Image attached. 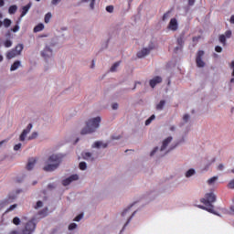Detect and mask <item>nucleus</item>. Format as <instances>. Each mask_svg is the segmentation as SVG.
Instances as JSON below:
<instances>
[{"instance_id":"54","label":"nucleus","mask_w":234,"mask_h":234,"mask_svg":"<svg viewBox=\"0 0 234 234\" xmlns=\"http://www.w3.org/2000/svg\"><path fill=\"white\" fill-rule=\"evenodd\" d=\"M215 50H216V52L220 53V52H222V47L217 46V47L215 48Z\"/></svg>"},{"instance_id":"48","label":"nucleus","mask_w":234,"mask_h":234,"mask_svg":"<svg viewBox=\"0 0 234 234\" xmlns=\"http://www.w3.org/2000/svg\"><path fill=\"white\" fill-rule=\"evenodd\" d=\"M118 107H119V105H118L117 102H114V103L112 104V109L113 111H118Z\"/></svg>"},{"instance_id":"17","label":"nucleus","mask_w":234,"mask_h":234,"mask_svg":"<svg viewBox=\"0 0 234 234\" xmlns=\"http://www.w3.org/2000/svg\"><path fill=\"white\" fill-rule=\"evenodd\" d=\"M155 154H158V156H164L165 154V153L160 152V148L158 146L154 147L151 152H150V156L153 157Z\"/></svg>"},{"instance_id":"33","label":"nucleus","mask_w":234,"mask_h":234,"mask_svg":"<svg viewBox=\"0 0 234 234\" xmlns=\"http://www.w3.org/2000/svg\"><path fill=\"white\" fill-rule=\"evenodd\" d=\"M3 25L5 28H8L12 25V20L5 18L4 19Z\"/></svg>"},{"instance_id":"45","label":"nucleus","mask_w":234,"mask_h":234,"mask_svg":"<svg viewBox=\"0 0 234 234\" xmlns=\"http://www.w3.org/2000/svg\"><path fill=\"white\" fill-rule=\"evenodd\" d=\"M81 218H83V214H80L77 217H75V218L73 219L75 222H80V220H81Z\"/></svg>"},{"instance_id":"53","label":"nucleus","mask_w":234,"mask_h":234,"mask_svg":"<svg viewBox=\"0 0 234 234\" xmlns=\"http://www.w3.org/2000/svg\"><path fill=\"white\" fill-rule=\"evenodd\" d=\"M12 32H18L19 31V26L16 25L14 27V28L11 29Z\"/></svg>"},{"instance_id":"16","label":"nucleus","mask_w":234,"mask_h":234,"mask_svg":"<svg viewBox=\"0 0 234 234\" xmlns=\"http://www.w3.org/2000/svg\"><path fill=\"white\" fill-rule=\"evenodd\" d=\"M189 120H191V115L189 113H185L182 117V122H180L179 126L184 127L186 123H189Z\"/></svg>"},{"instance_id":"13","label":"nucleus","mask_w":234,"mask_h":234,"mask_svg":"<svg viewBox=\"0 0 234 234\" xmlns=\"http://www.w3.org/2000/svg\"><path fill=\"white\" fill-rule=\"evenodd\" d=\"M198 207L199 209H205V211H208V213H213V215H218L217 212H215V206L213 205H206V207L199 205Z\"/></svg>"},{"instance_id":"51","label":"nucleus","mask_w":234,"mask_h":234,"mask_svg":"<svg viewBox=\"0 0 234 234\" xmlns=\"http://www.w3.org/2000/svg\"><path fill=\"white\" fill-rule=\"evenodd\" d=\"M169 14L170 12H167L163 16V21H165V19H169Z\"/></svg>"},{"instance_id":"10","label":"nucleus","mask_w":234,"mask_h":234,"mask_svg":"<svg viewBox=\"0 0 234 234\" xmlns=\"http://www.w3.org/2000/svg\"><path fill=\"white\" fill-rule=\"evenodd\" d=\"M81 156L83 160H86L87 162H94L96 158H98V155L94 154L92 152H82Z\"/></svg>"},{"instance_id":"26","label":"nucleus","mask_w":234,"mask_h":234,"mask_svg":"<svg viewBox=\"0 0 234 234\" xmlns=\"http://www.w3.org/2000/svg\"><path fill=\"white\" fill-rule=\"evenodd\" d=\"M122 61H117L115 62L110 69L111 72H116V70H118V67H120Z\"/></svg>"},{"instance_id":"12","label":"nucleus","mask_w":234,"mask_h":234,"mask_svg":"<svg viewBox=\"0 0 234 234\" xmlns=\"http://www.w3.org/2000/svg\"><path fill=\"white\" fill-rule=\"evenodd\" d=\"M151 48H144L141 49L139 52H137V58L140 59L145 58V56H148V54L151 52Z\"/></svg>"},{"instance_id":"22","label":"nucleus","mask_w":234,"mask_h":234,"mask_svg":"<svg viewBox=\"0 0 234 234\" xmlns=\"http://www.w3.org/2000/svg\"><path fill=\"white\" fill-rule=\"evenodd\" d=\"M43 30H45V25L43 23H39L34 27L33 32H35V34H37V32H41Z\"/></svg>"},{"instance_id":"18","label":"nucleus","mask_w":234,"mask_h":234,"mask_svg":"<svg viewBox=\"0 0 234 234\" xmlns=\"http://www.w3.org/2000/svg\"><path fill=\"white\" fill-rule=\"evenodd\" d=\"M31 7H32V3H29L26 6H23L20 17H25V16L28 14V10H30Z\"/></svg>"},{"instance_id":"30","label":"nucleus","mask_w":234,"mask_h":234,"mask_svg":"<svg viewBox=\"0 0 234 234\" xmlns=\"http://www.w3.org/2000/svg\"><path fill=\"white\" fill-rule=\"evenodd\" d=\"M39 136V133L33 132L28 137L27 140H36Z\"/></svg>"},{"instance_id":"44","label":"nucleus","mask_w":234,"mask_h":234,"mask_svg":"<svg viewBox=\"0 0 234 234\" xmlns=\"http://www.w3.org/2000/svg\"><path fill=\"white\" fill-rule=\"evenodd\" d=\"M62 0H51L52 6H58Z\"/></svg>"},{"instance_id":"2","label":"nucleus","mask_w":234,"mask_h":234,"mask_svg":"<svg viewBox=\"0 0 234 234\" xmlns=\"http://www.w3.org/2000/svg\"><path fill=\"white\" fill-rule=\"evenodd\" d=\"M100 123H101V117H95L88 120L85 123V127H83L80 131V134H92V133H96L98 129H100Z\"/></svg>"},{"instance_id":"40","label":"nucleus","mask_w":234,"mask_h":234,"mask_svg":"<svg viewBox=\"0 0 234 234\" xmlns=\"http://www.w3.org/2000/svg\"><path fill=\"white\" fill-rule=\"evenodd\" d=\"M5 48H10L12 47V41L11 40H5L4 43Z\"/></svg>"},{"instance_id":"20","label":"nucleus","mask_w":234,"mask_h":234,"mask_svg":"<svg viewBox=\"0 0 234 234\" xmlns=\"http://www.w3.org/2000/svg\"><path fill=\"white\" fill-rule=\"evenodd\" d=\"M35 165H36V159H34V158L29 159L27 162V171H32V169H34Z\"/></svg>"},{"instance_id":"43","label":"nucleus","mask_w":234,"mask_h":234,"mask_svg":"<svg viewBox=\"0 0 234 234\" xmlns=\"http://www.w3.org/2000/svg\"><path fill=\"white\" fill-rule=\"evenodd\" d=\"M40 207H43V202L42 201H37L35 209H39Z\"/></svg>"},{"instance_id":"62","label":"nucleus","mask_w":234,"mask_h":234,"mask_svg":"<svg viewBox=\"0 0 234 234\" xmlns=\"http://www.w3.org/2000/svg\"><path fill=\"white\" fill-rule=\"evenodd\" d=\"M154 118H156V116H154V114H153V115L150 117V119H151L152 122H153V120H154Z\"/></svg>"},{"instance_id":"57","label":"nucleus","mask_w":234,"mask_h":234,"mask_svg":"<svg viewBox=\"0 0 234 234\" xmlns=\"http://www.w3.org/2000/svg\"><path fill=\"white\" fill-rule=\"evenodd\" d=\"M229 23H231V25H234V15L230 16Z\"/></svg>"},{"instance_id":"25","label":"nucleus","mask_w":234,"mask_h":234,"mask_svg":"<svg viewBox=\"0 0 234 234\" xmlns=\"http://www.w3.org/2000/svg\"><path fill=\"white\" fill-rule=\"evenodd\" d=\"M164 107H165V101L162 100L156 104L155 109L156 111H164Z\"/></svg>"},{"instance_id":"21","label":"nucleus","mask_w":234,"mask_h":234,"mask_svg":"<svg viewBox=\"0 0 234 234\" xmlns=\"http://www.w3.org/2000/svg\"><path fill=\"white\" fill-rule=\"evenodd\" d=\"M195 175H197L195 168H190L185 173L186 178H191V176H195Z\"/></svg>"},{"instance_id":"3","label":"nucleus","mask_w":234,"mask_h":234,"mask_svg":"<svg viewBox=\"0 0 234 234\" xmlns=\"http://www.w3.org/2000/svg\"><path fill=\"white\" fill-rule=\"evenodd\" d=\"M40 56L45 59V61L52 59L54 57V48H52L50 45L45 44L44 48L40 50Z\"/></svg>"},{"instance_id":"55","label":"nucleus","mask_w":234,"mask_h":234,"mask_svg":"<svg viewBox=\"0 0 234 234\" xmlns=\"http://www.w3.org/2000/svg\"><path fill=\"white\" fill-rule=\"evenodd\" d=\"M169 130H170L172 133H175V131H176V126L171 125V126L169 127Z\"/></svg>"},{"instance_id":"52","label":"nucleus","mask_w":234,"mask_h":234,"mask_svg":"<svg viewBox=\"0 0 234 234\" xmlns=\"http://www.w3.org/2000/svg\"><path fill=\"white\" fill-rule=\"evenodd\" d=\"M179 50H182V46L178 45L177 47L175 48L174 52H176V53H178Z\"/></svg>"},{"instance_id":"1","label":"nucleus","mask_w":234,"mask_h":234,"mask_svg":"<svg viewBox=\"0 0 234 234\" xmlns=\"http://www.w3.org/2000/svg\"><path fill=\"white\" fill-rule=\"evenodd\" d=\"M60 164H61V154H53L45 162V165L42 169L46 173H52L59 167Z\"/></svg>"},{"instance_id":"61","label":"nucleus","mask_w":234,"mask_h":234,"mask_svg":"<svg viewBox=\"0 0 234 234\" xmlns=\"http://www.w3.org/2000/svg\"><path fill=\"white\" fill-rule=\"evenodd\" d=\"M3 144H6V140H4V141L0 142V147H1V145H3Z\"/></svg>"},{"instance_id":"60","label":"nucleus","mask_w":234,"mask_h":234,"mask_svg":"<svg viewBox=\"0 0 234 234\" xmlns=\"http://www.w3.org/2000/svg\"><path fill=\"white\" fill-rule=\"evenodd\" d=\"M5 6V0H0V7Z\"/></svg>"},{"instance_id":"36","label":"nucleus","mask_w":234,"mask_h":234,"mask_svg":"<svg viewBox=\"0 0 234 234\" xmlns=\"http://www.w3.org/2000/svg\"><path fill=\"white\" fill-rule=\"evenodd\" d=\"M86 3H90V8L91 10H94V3L96 2V0H84Z\"/></svg>"},{"instance_id":"49","label":"nucleus","mask_w":234,"mask_h":234,"mask_svg":"<svg viewBox=\"0 0 234 234\" xmlns=\"http://www.w3.org/2000/svg\"><path fill=\"white\" fill-rule=\"evenodd\" d=\"M135 214H136V211H134V212L132 214V216L128 218L127 222H126L125 225H124V228H125V226H127V224H129V222H131V219L133 218V217H134Z\"/></svg>"},{"instance_id":"59","label":"nucleus","mask_w":234,"mask_h":234,"mask_svg":"<svg viewBox=\"0 0 234 234\" xmlns=\"http://www.w3.org/2000/svg\"><path fill=\"white\" fill-rule=\"evenodd\" d=\"M188 5H190V6H193L195 5V0H188Z\"/></svg>"},{"instance_id":"63","label":"nucleus","mask_w":234,"mask_h":234,"mask_svg":"<svg viewBox=\"0 0 234 234\" xmlns=\"http://www.w3.org/2000/svg\"><path fill=\"white\" fill-rule=\"evenodd\" d=\"M230 210H231V214L234 215V207H231Z\"/></svg>"},{"instance_id":"4","label":"nucleus","mask_w":234,"mask_h":234,"mask_svg":"<svg viewBox=\"0 0 234 234\" xmlns=\"http://www.w3.org/2000/svg\"><path fill=\"white\" fill-rule=\"evenodd\" d=\"M217 202V196L214 193H207L205 197L201 199V203L205 206H213V203Z\"/></svg>"},{"instance_id":"11","label":"nucleus","mask_w":234,"mask_h":234,"mask_svg":"<svg viewBox=\"0 0 234 234\" xmlns=\"http://www.w3.org/2000/svg\"><path fill=\"white\" fill-rule=\"evenodd\" d=\"M109 143L103 141H96L91 144L92 149H107Z\"/></svg>"},{"instance_id":"27","label":"nucleus","mask_w":234,"mask_h":234,"mask_svg":"<svg viewBox=\"0 0 234 234\" xmlns=\"http://www.w3.org/2000/svg\"><path fill=\"white\" fill-rule=\"evenodd\" d=\"M217 180H218V176H213L211 178H209L207 181V184L208 186H215V183L217 182Z\"/></svg>"},{"instance_id":"58","label":"nucleus","mask_w":234,"mask_h":234,"mask_svg":"<svg viewBox=\"0 0 234 234\" xmlns=\"http://www.w3.org/2000/svg\"><path fill=\"white\" fill-rule=\"evenodd\" d=\"M153 121L149 118L145 121V125H150Z\"/></svg>"},{"instance_id":"7","label":"nucleus","mask_w":234,"mask_h":234,"mask_svg":"<svg viewBox=\"0 0 234 234\" xmlns=\"http://www.w3.org/2000/svg\"><path fill=\"white\" fill-rule=\"evenodd\" d=\"M231 36H233V32L231 31V29H228L224 34L219 35L218 37L219 43H221L223 47H226L227 45L226 39H229Z\"/></svg>"},{"instance_id":"15","label":"nucleus","mask_w":234,"mask_h":234,"mask_svg":"<svg viewBox=\"0 0 234 234\" xmlns=\"http://www.w3.org/2000/svg\"><path fill=\"white\" fill-rule=\"evenodd\" d=\"M158 83H162V77H154V79H152L150 80V87H152V89H154V87H156Z\"/></svg>"},{"instance_id":"56","label":"nucleus","mask_w":234,"mask_h":234,"mask_svg":"<svg viewBox=\"0 0 234 234\" xmlns=\"http://www.w3.org/2000/svg\"><path fill=\"white\" fill-rule=\"evenodd\" d=\"M218 171H224V165L220 164L218 165Z\"/></svg>"},{"instance_id":"23","label":"nucleus","mask_w":234,"mask_h":234,"mask_svg":"<svg viewBox=\"0 0 234 234\" xmlns=\"http://www.w3.org/2000/svg\"><path fill=\"white\" fill-rule=\"evenodd\" d=\"M17 56H19V55L16 52L15 49L8 51L6 54L7 59H13V58H16Z\"/></svg>"},{"instance_id":"14","label":"nucleus","mask_w":234,"mask_h":234,"mask_svg":"<svg viewBox=\"0 0 234 234\" xmlns=\"http://www.w3.org/2000/svg\"><path fill=\"white\" fill-rule=\"evenodd\" d=\"M168 28L169 30H173V31L178 30V21L176 20V18H172L170 20Z\"/></svg>"},{"instance_id":"24","label":"nucleus","mask_w":234,"mask_h":234,"mask_svg":"<svg viewBox=\"0 0 234 234\" xmlns=\"http://www.w3.org/2000/svg\"><path fill=\"white\" fill-rule=\"evenodd\" d=\"M19 67H21V61H15L10 68L11 72H14V70H17Z\"/></svg>"},{"instance_id":"47","label":"nucleus","mask_w":234,"mask_h":234,"mask_svg":"<svg viewBox=\"0 0 234 234\" xmlns=\"http://www.w3.org/2000/svg\"><path fill=\"white\" fill-rule=\"evenodd\" d=\"M228 187H229V189H234V179L229 181Z\"/></svg>"},{"instance_id":"35","label":"nucleus","mask_w":234,"mask_h":234,"mask_svg":"<svg viewBox=\"0 0 234 234\" xmlns=\"http://www.w3.org/2000/svg\"><path fill=\"white\" fill-rule=\"evenodd\" d=\"M13 224H15V226H19V224H21V219L17 217H15L13 218Z\"/></svg>"},{"instance_id":"8","label":"nucleus","mask_w":234,"mask_h":234,"mask_svg":"<svg viewBox=\"0 0 234 234\" xmlns=\"http://www.w3.org/2000/svg\"><path fill=\"white\" fill-rule=\"evenodd\" d=\"M172 142H173V136H169L165 138L163 141L162 145L160 147V153H165V154H167V153H169V151H167V147H169V144H171Z\"/></svg>"},{"instance_id":"29","label":"nucleus","mask_w":234,"mask_h":234,"mask_svg":"<svg viewBox=\"0 0 234 234\" xmlns=\"http://www.w3.org/2000/svg\"><path fill=\"white\" fill-rule=\"evenodd\" d=\"M23 48H24V46L23 44H18L16 48H15V52L16 54H18V56H21V52H23Z\"/></svg>"},{"instance_id":"50","label":"nucleus","mask_w":234,"mask_h":234,"mask_svg":"<svg viewBox=\"0 0 234 234\" xmlns=\"http://www.w3.org/2000/svg\"><path fill=\"white\" fill-rule=\"evenodd\" d=\"M230 69L232 70L231 72V76L234 78V60H232L231 64H230Z\"/></svg>"},{"instance_id":"5","label":"nucleus","mask_w":234,"mask_h":234,"mask_svg":"<svg viewBox=\"0 0 234 234\" xmlns=\"http://www.w3.org/2000/svg\"><path fill=\"white\" fill-rule=\"evenodd\" d=\"M78 180H80V176L78 174H73L62 180L61 184L64 186V187H67V186H70L72 182H78Z\"/></svg>"},{"instance_id":"31","label":"nucleus","mask_w":234,"mask_h":234,"mask_svg":"<svg viewBox=\"0 0 234 234\" xmlns=\"http://www.w3.org/2000/svg\"><path fill=\"white\" fill-rule=\"evenodd\" d=\"M50 19H52V13L46 14L45 17H44V22L46 24H48V23H50Z\"/></svg>"},{"instance_id":"9","label":"nucleus","mask_w":234,"mask_h":234,"mask_svg":"<svg viewBox=\"0 0 234 234\" xmlns=\"http://www.w3.org/2000/svg\"><path fill=\"white\" fill-rule=\"evenodd\" d=\"M202 58H204V51L199 50L196 58L197 67H198L199 69H204V67H206V62H204Z\"/></svg>"},{"instance_id":"41","label":"nucleus","mask_w":234,"mask_h":234,"mask_svg":"<svg viewBox=\"0 0 234 234\" xmlns=\"http://www.w3.org/2000/svg\"><path fill=\"white\" fill-rule=\"evenodd\" d=\"M21 147H23V144L18 143L14 146V151H19V149H21Z\"/></svg>"},{"instance_id":"39","label":"nucleus","mask_w":234,"mask_h":234,"mask_svg":"<svg viewBox=\"0 0 234 234\" xmlns=\"http://www.w3.org/2000/svg\"><path fill=\"white\" fill-rule=\"evenodd\" d=\"M106 12H108L109 14H112V12H114V6L113 5L106 6Z\"/></svg>"},{"instance_id":"42","label":"nucleus","mask_w":234,"mask_h":234,"mask_svg":"<svg viewBox=\"0 0 234 234\" xmlns=\"http://www.w3.org/2000/svg\"><path fill=\"white\" fill-rule=\"evenodd\" d=\"M76 228H78V224H76V223H71L69 226V231H72V229H76Z\"/></svg>"},{"instance_id":"64","label":"nucleus","mask_w":234,"mask_h":234,"mask_svg":"<svg viewBox=\"0 0 234 234\" xmlns=\"http://www.w3.org/2000/svg\"><path fill=\"white\" fill-rule=\"evenodd\" d=\"M230 83H234V78L230 80Z\"/></svg>"},{"instance_id":"37","label":"nucleus","mask_w":234,"mask_h":234,"mask_svg":"<svg viewBox=\"0 0 234 234\" xmlns=\"http://www.w3.org/2000/svg\"><path fill=\"white\" fill-rule=\"evenodd\" d=\"M129 211H131V207H128L122 212V217H127V215H129Z\"/></svg>"},{"instance_id":"28","label":"nucleus","mask_w":234,"mask_h":234,"mask_svg":"<svg viewBox=\"0 0 234 234\" xmlns=\"http://www.w3.org/2000/svg\"><path fill=\"white\" fill-rule=\"evenodd\" d=\"M10 202H12L10 199H4L0 201V209H3V207H6V206H8Z\"/></svg>"},{"instance_id":"46","label":"nucleus","mask_w":234,"mask_h":234,"mask_svg":"<svg viewBox=\"0 0 234 234\" xmlns=\"http://www.w3.org/2000/svg\"><path fill=\"white\" fill-rule=\"evenodd\" d=\"M177 44H178L180 47H183V45H184V38H182V37H180L177 38Z\"/></svg>"},{"instance_id":"32","label":"nucleus","mask_w":234,"mask_h":234,"mask_svg":"<svg viewBox=\"0 0 234 234\" xmlns=\"http://www.w3.org/2000/svg\"><path fill=\"white\" fill-rule=\"evenodd\" d=\"M9 14L14 15L16 12H17V5H11L8 9Z\"/></svg>"},{"instance_id":"6","label":"nucleus","mask_w":234,"mask_h":234,"mask_svg":"<svg viewBox=\"0 0 234 234\" xmlns=\"http://www.w3.org/2000/svg\"><path fill=\"white\" fill-rule=\"evenodd\" d=\"M32 127H34L32 123L27 124L19 135V142H25L27 140V136H28V134H30V131H32Z\"/></svg>"},{"instance_id":"34","label":"nucleus","mask_w":234,"mask_h":234,"mask_svg":"<svg viewBox=\"0 0 234 234\" xmlns=\"http://www.w3.org/2000/svg\"><path fill=\"white\" fill-rule=\"evenodd\" d=\"M79 167H80V171H87V163L80 162L79 165Z\"/></svg>"},{"instance_id":"19","label":"nucleus","mask_w":234,"mask_h":234,"mask_svg":"<svg viewBox=\"0 0 234 234\" xmlns=\"http://www.w3.org/2000/svg\"><path fill=\"white\" fill-rule=\"evenodd\" d=\"M48 45H49L51 48H53V47H58V45H59V37H54L51 38V41L48 43Z\"/></svg>"},{"instance_id":"38","label":"nucleus","mask_w":234,"mask_h":234,"mask_svg":"<svg viewBox=\"0 0 234 234\" xmlns=\"http://www.w3.org/2000/svg\"><path fill=\"white\" fill-rule=\"evenodd\" d=\"M16 207H17V204H14V205L10 206V207H8L5 210V213H10V211H14V209H16Z\"/></svg>"}]
</instances>
